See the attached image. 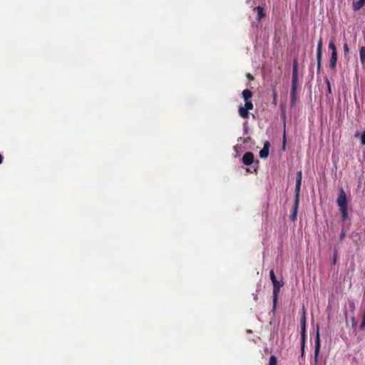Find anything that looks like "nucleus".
Returning <instances> with one entry per match:
<instances>
[{
  "mask_svg": "<svg viewBox=\"0 0 365 365\" xmlns=\"http://www.w3.org/2000/svg\"><path fill=\"white\" fill-rule=\"evenodd\" d=\"M336 260H337V252L335 251L334 257H333V259H332V264H335L336 263Z\"/></svg>",
  "mask_w": 365,
  "mask_h": 365,
  "instance_id": "21",
  "label": "nucleus"
},
{
  "mask_svg": "<svg viewBox=\"0 0 365 365\" xmlns=\"http://www.w3.org/2000/svg\"><path fill=\"white\" fill-rule=\"evenodd\" d=\"M247 78L250 81L254 80V76L250 73H247Z\"/></svg>",
  "mask_w": 365,
  "mask_h": 365,
  "instance_id": "23",
  "label": "nucleus"
},
{
  "mask_svg": "<svg viewBox=\"0 0 365 365\" xmlns=\"http://www.w3.org/2000/svg\"><path fill=\"white\" fill-rule=\"evenodd\" d=\"M296 187H295V197H294V206H293V212L292 215H290V220L292 222H294L297 219L298 208H299V193H300V188H301V184H302V171H299L297 173V178H296Z\"/></svg>",
  "mask_w": 365,
  "mask_h": 365,
  "instance_id": "2",
  "label": "nucleus"
},
{
  "mask_svg": "<svg viewBox=\"0 0 365 365\" xmlns=\"http://www.w3.org/2000/svg\"><path fill=\"white\" fill-rule=\"evenodd\" d=\"M365 5V0H359L358 1H354L352 8L354 11H359L361 7Z\"/></svg>",
  "mask_w": 365,
  "mask_h": 365,
  "instance_id": "13",
  "label": "nucleus"
},
{
  "mask_svg": "<svg viewBox=\"0 0 365 365\" xmlns=\"http://www.w3.org/2000/svg\"><path fill=\"white\" fill-rule=\"evenodd\" d=\"M305 340H306V317L305 312H304V315L301 319V352L302 356H304V348H305Z\"/></svg>",
  "mask_w": 365,
  "mask_h": 365,
  "instance_id": "5",
  "label": "nucleus"
},
{
  "mask_svg": "<svg viewBox=\"0 0 365 365\" xmlns=\"http://www.w3.org/2000/svg\"><path fill=\"white\" fill-rule=\"evenodd\" d=\"M254 154L252 152H246L242 156V161L246 165H250L254 162Z\"/></svg>",
  "mask_w": 365,
  "mask_h": 365,
  "instance_id": "9",
  "label": "nucleus"
},
{
  "mask_svg": "<svg viewBox=\"0 0 365 365\" xmlns=\"http://www.w3.org/2000/svg\"><path fill=\"white\" fill-rule=\"evenodd\" d=\"M336 202L341 214V219L345 222L348 219V202L346 193L342 187L340 188Z\"/></svg>",
  "mask_w": 365,
  "mask_h": 365,
  "instance_id": "3",
  "label": "nucleus"
},
{
  "mask_svg": "<svg viewBox=\"0 0 365 365\" xmlns=\"http://www.w3.org/2000/svg\"><path fill=\"white\" fill-rule=\"evenodd\" d=\"M245 105L240 106L238 109L239 115L243 118L249 117V110H252L254 105L252 101H245Z\"/></svg>",
  "mask_w": 365,
  "mask_h": 365,
  "instance_id": "6",
  "label": "nucleus"
},
{
  "mask_svg": "<svg viewBox=\"0 0 365 365\" xmlns=\"http://www.w3.org/2000/svg\"><path fill=\"white\" fill-rule=\"evenodd\" d=\"M320 352V336L319 328L317 330V335L315 338V346H314V365H318V356Z\"/></svg>",
  "mask_w": 365,
  "mask_h": 365,
  "instance_id": "8",
  "label": "nucleus"
},
{
  "mask_svg": "<svg viewBox=\"0 0 365 365\" xmlns=\"http://www.w3.org/2000/svg\"><path fill=\"white\" fill-rule=\"evenodd\" d=\"M255 9L257 11V20L260 21L265 16L264 9L261 6H257L255 8Z\"/></svg>",
  "mask_w": 365,
  "mask_h": 365,
  "instance_id": "16",
  "label": "nucleus"
},
{
  "mask_svg": "<svg viewBox=\"0 0 365 365\" xmlns=\"http://www.w3.org/2000/svg\"><path fill=\"white\" fill-rule=\"evenodd\" d=\"M2 160H3V158H2L1 155L0 154V164H1Z\"/></svg>",
  "mask_w": 365,
  "mask_h": 365,
  "instance_id": "28",
  "label": "nucleus"
},
{
  "mask_svg": "<svg viewBox=\"0 0 365 365\" xmlns=\"http://www.w3.org/2000/svg\"><path fill=\"white\" fill-rule=\"evenodd\" d=\"M298 85V60L294 58L293 60V68H292V86L290 91V106H294L297 100V88Z\"/></svg>",
  "mask_w": 365,
  "mask_h": 365,
  "instance_id": "1",
  "label": "nucleus"
},
{
  "mask_svg": "<svg viewBox=\"0 0 365 365\" xmlns=\"http://www.w3.org/2000/svg\"><path fill=\"white\" fill-rule=\"evenodd\" d=\"M361 143L362 145H365V131L361 135Z\"/></svg>",
  "mask_w": 365,
  "mask_h": 365,
  "instance_id": "19",
  "label": "nucleus"
},
{
  "mask_svg": "<svg viewBox=\"0 0 365 365\" xmlns=\"http://www.w3.org/2000/svg\"><path fill=\"white\" fill-rule=\"evenodd\" d=\"M359 58L362 65H365V46H361L359 48Z\"/></svg>",
  "mask_w": 365,
  "mask_h": 365,
  "instance_id": "14",
  "label": "nucleus"
},
{
  "mask_svg": "<svg viewBox=\"0 0 365 365\" xmlns=\"http://www.w3.org/2000/svg\"><path fill=\"white\" fill-rule=\"evenodd\" d=\"M344 51L346 53H348L349 51V46H348V44L347 43H344Z\"/></svg>",
  "mask_w": 365,
  "mask_h": 365,
  "instance_id": "22",
  "label": "nucleus"
},
{
  "mask_svg": "<svg viewBox=\"0 0 365 365\" xmlns=\"http://www.w3.org/2000/svg\"><path fill=\"white\" fill-rule=\"evenodd\" d=\"M351 324H352V327H354L356 325V321L355 319V317H351Z\"/></svg>",
  "mask_w": 365,
  "mask_h": 365,
  "instance_id": "24",
  "label": "nucleus"
},
{
  "mask_svg": "<svg viewBox=\"0 0 365 365\" xmlns=\"http://www.w3.org/2000/svg\"><path fill=\"white\" fill-rule=\"evenodd\" d=\"M345 235H346L345 231L344 230H342L341 232V234L339 235V241L340 242H341L344 240Z\"/></svg>",
  "mask_w": 365,
  "mask_h": 365,
  "instance_id": "20",
  "label": "nucleus"
},
{
  "mask_svg": "<svg viewBox=\"0 0 365 365\" xmlns=\"http://www.w3.org/2000/svg\"><path fill=\"white\" fill-rule=\"evenodd\" d=\"M272 91L273 96L272 103L274 106L277 105V92L275 86H272Z\"/></svg>",
  "mask_w": 365,
  "mask_h": 365,
  "instance_id": "15",
  "label": "nucleus"
},
{
  "mask_svg": "<svg viewBox=\"0 0 365 365\" xmlns=\"http://www.w3.org/2000/svg\"><path fill=\"white\" fill-rule=\"evenodd\" d=\"M269 277L273 284V307L272 310L274 311L277 307V302L278 299V294L279 292L280 287L283 286V282H279L277 281L273 269H271L269 272Z\"/></svg>",
  "mask_w": 365,
  "mask_h": 365,
  "instance_id": "4",
  "label": "nucleus"
},
{
  "mask_svg": "<svg viewBox=\"0 0 365 365\" xmlns=\"http://www.w3.org/2000/svg\"><path fill=\"white\" fill-rule=\"evenodd\" d=\"M327 88H328V91H329V93H331V86H330V83H329V80H328V79L327 80Z\"/></svg>",
  "mask_w": 365,
  "mask_h": 365,
  "instance_id": "25",
  "label": "nucleus"
},
{
  "mask_svg": "<svg viewBox=\"0 0 365 365\" xmlns=\"http://www.w3.org/2000/svg\"><path fill=\"white\" fill-rule=\"evenodd\" d=\"M270 144L268 141H266L264 144L263 148L259 151V157L261 158H266L269 155V149Z\"/></svg>",
  "mask_w": 365,
  "mask_h": 365,
  "instance_id": "10",
  "label": "nucleus"
},
{
  "mask_svg": "<svg viewBox=\"0 0 365 365\" xmlns=\"http://www.w3.org/2000/svg\"><path fill=\"white\" fill-rule=\"evenodd\" d=\"M349 307H350V308H351L352 310H354V309H355V304H354V302H350V303H349Z\"/></svg>",
  "mask_w": 365,
  "mask_h": 365,
  "instance_id": "26",
  "label": "nucleus"
},
{
  "mask_svg": "<svg viewBox=\"0 0 365 365\" xmlns=\"http://www.w3.org/2000/svg\"><path fill=\"white\" fill-rule=\"evenodd\" d=\"M336 61H337V53H331V58L329 60V68L335 70L336 67Z\"/></svg>",
  "mask_w": 365,
  "mask_h": 365,
  "instance_id": "11",
  "label": "nucleus"
},
{
  "mask_svg": "<svg viewBox=\"0 0 365 365\" xmlns=\"http://www.w3.org/2000/svg\"><path fill=\"white\" fill-rule=\"evenodd\" d=\"M282 115H283L284 118H285V110H282Z\"/></svg>",
  "mask_w": 365,
  "mask_h": 365,
  "instance_id": "27",
  "label": "nucleus"
},
{
  "mask_svg": "<svg viewBox=\"0 0 365 365\" xmlns=\"http://www.w3.org/2000/svg\"><path fill=\"white\" fill-rule=\"evenodd\" d=\"M283 144H284V147L285 146V140H284Z\"/></svg>",
  "mask_w": 365,
  "mask_h": 365,
  "instance_id": "29",
  "label": "nucleus"
},
{
  "mask_svg": "<svg viewBox=\"0 0 365 365\" xmlns=\"http://www.w3.org/2000/svg\"><path fill=\"white\" fill-rule=\"evenodd\" d=\"M329 48L331 51V53H337L336 47L333 40L329 41Z\"/></svg>",
  "mask_w": 365,
  "mask_h": 365,
  "instance_id": "17",
  "label": "nucleus"
},
{
  "mask_svg": "<svg viewBox=\"0 0 365 365\" xmlns=\"http://www.w3.org/2000/svg\"><path fill=\"white\" fill-rule=\"evenodd\" d=\"M268 365H277V358L274 355L270 356Z\"/></svg>",
  "mask_w": 365,
  "mask_h": 365,
  "instance_id": "18",
  "label": "nucleus"
},
{
  "mask_svg": "<svg viewBox=\"0 0 365 365\" xmlns=\"http://www.w3.org/2000/svg\"><path fill=\"white\" fill-rule=\"evenodd\" d=\"M322 46L323 42L322 38L320 37L317 48V71L319 72L322 66Z\"/></svg>",
  "mask_w": 365,
  "mask_h": 365,
  "instance_id": "7",
  "label": "nucleus"
},
{
  "mask_svg": "<svg viewBox=\"0 0 365 365\" xmlns=\"http://www.w3.org/2000/svg\"><path fill=\"white\" fill-rule=\"evenodd\" d=\"M242 98L245 101H252V98L253 96L252 92L249 89H245L242 93Z\"/></svg>",
  "mask_w": 365,
  "mask_h": 365,
  "instance_id": "12",
  "label": "nucleus"
}]
</instances>
